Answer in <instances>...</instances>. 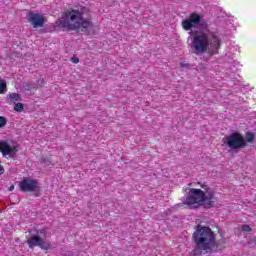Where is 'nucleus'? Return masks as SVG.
Wrapping results in <instances>:
<instances>
[{
    "label": "nucleus",
    "instance_id": "nucleus-1",
    "mask_svg": "<svg viewBox=\"0 0 256 256\" xmlns=\"http://www.w3.org/2000/svg\"><path fill=\"white\" fill-rule=\"evenodd\" d=\"M191 50L194 55H217L221 49V36L219 32L213 28H209L207 24L202 25L198 32L191 34Z\"/></svg>",
    "mask_w": 256,
    "mask_h": 256
},
{
    "label": "nucleus",
    "instance_id": "nucleus-2",
    "mask_svg": "<svg viewBox=\"0 0 256 256\" xmlns=\"http://www.w3.org/2000/svg\"><path fill=\"white\" fill-rule=\"evenodd\" d=\"M54 27L55 29H68L69 31H75V29L91 31L93 22L89 9L79 7L63 12L62 17L55 22Z\"/></svg>",
    "mask_w": 256,
    "mask_h": 256
},
{
    "label": "nucleus",
    "instance_id": "nucleus-3",
    "mask_svg": "<svg viewBox=\"0 0 256 256\" xmlns=\"http://www.w3.org/2000/svg\"><path fill=\"white\" fill-rule=\"evenodd\" d=\"M202 189L191 188L189 193L184 200V205H187L190 209H197L199 207H206L207 209L214 207L217 203V197H215V192L203 185Z\"/></svg>",
    "mask_w": 256,
    "mask_h": 256
},
{
    "label": "nucleus",
    "instance_id": "nucleus-4",
    "mask_svg": "<svg viewBox=\"0 0 256 256\" xmlns=\"http://www.w3.org/2000/svg\"><path fill=\"white\" fill-rule=\"evenodd\" d=\"M193 240L196 243L195 255L205 253H213L217 251V242L215 241V234L213 230L207 226L198 225L193 233Z\"/></svg>",
    "mask_w": 256,
    "mask_h": 256
},
{
    "label": "nucleus",
    "instance_id": "nucleus-5",
    "mask_svg": "<svg viewBox=\"0 0 256 256\" xmlns=\"http://www.w3.org/2000/svg\"><path fill=\"white\" fill-rule=\"evenodd\" d=\"M222 147H228L230 151H235L237 153L239 149L246 147L245 138L241 133L233 132L222 139Z\"/></svg>",
    "mask_w": 256,
    "mask_h": 256
},
{
    "label": "nucleus",
    "instance_id": "nucleus-6",
    "mask_svg": "<svg viewBox=\"0 0 256 256\" xmlns=\"http://www.w3.org/2000/svg\"><path fill=\"white\" fill-rule=\"evenodd\" d=\"M17 151V146L14 144L9 143L7 140H0V153L6 159H15Z\"/></svg>",
    "mask_w": 256,
    "mask_h": 256
},
{
    "label": "nucleus",
    "instance_id": "nucleus-7",
    "mask_svg": "<svg viewBox=\"0 0 256 256\" xmlns=\"http://www.w3.org/2000/svg\"><path fill=\"white\" fill-rule=\"evenodd\" d=\"M201 23V15L197 13H192L188 18L182 21V27L185 31H191L195 29Z\"/></svg>",
    "mask_w": 256,
    "mask_h": 256
},
{
    "label": "nucleus",
    "instance_id": "nucleus-8",
    "mask_svg": "<svg viewBox=\"0 0 256 256\" xmlns=\"http://www.w3.org/2000/svg\"><path fill=\"white\" fill-rule=\"evenodd\" d=\"M27 243L30 249H33V247H40L41 249H45V250L51 249V244L45 241V239L41 238V236H38V235L31 236L28 239Z\"/></svg>",
    "mask_w": 256,
    "mask_h": 256
},
{
    "label": "nucleus",
    "instance_id": "nucleus-9",
    "mask_svg": "<svg viewBox=\"0 0 256 256\" xmlns=\"http://www.w3.org/2000/svg\"><path fill=\"white\" fill-rule=\"evenodd\" d=\"M19 187L21 191H24V192L39 191V182L31 178H24L20 182Z\"/></svg>",
    "mask_w": 256,
    "mask_h": 256
},
{
    "label": "nucleus",
    "instance_id": "nucleus-10",
    "mask_svg": "<svg viewBox=\"0 0 256 256\" xmlns=\"http://www.w3.org/2000/svg\"><path fill=\"white\" fill-rule=\"evenodd\" d=\"M28 23L37 29V27H43L45 25V16L38 12H30L28 15Z\"/></svg>",
    "mask_w": 256,
    "mask_h": 256
},
{
    "label": "nucleus",
    "instance_id": "nucleus-11",
    "mask_svg": "<svg viewBox=\"0 0 256 256\" xmlns=\"http://www.w3.org/2000/svg\"><path fill=\"white\" fill-rule=\"evenodd\" d=\"M7 100L9 105H15L17 101H21V95H19L18 93H11L7 96Z\"/></svg>",
    "mask_w": 256,
    "mask_h": 256
},
{
    "label": "nucleus",
    "instance_id": "nucleus-12",
    "mask_svg": "<svg viewBox=\"0 0 256 256\" xmlns=\"http://www.w3.org/2000/svg\"><path fill=\"white\" fill-rule=\"evenodd\" d=\"M7 91V82L0 78V94L5 93Z\"/></svg>",
    "mask_w": 256,
    "mask_h": 256
},
{
    "label": "nucleus",
    "instance_id": "nucleus-13",
    "mask_svg": "<svg viewBox=\"0 0 256 256\" xmlns=\"http://www.w3.org/2000/svg\"><path fill=\"white\" fill-rule=\"evenodd\" d=\"M246 143H253L255 141V134L254 133H247L246 138L244 139Z\"/></svg>",
    "mask_w": 256,
    "mask_h": 256
},
{
    "label": "nucleus",
    "instance_id": "nucleus-14",
    "mask_svg": "<svg viewBox=\"0 0 256 256\" xmlns=\"http://www.w3.org/2000/svg\"><path fill=\"white\" fill-rule=\"evenodd\" d=\"M14 110L18 113H21L23 111V104L22 103H15Z\"/></svg>",
    "mask_w": 256,
    "mask_h": 256
},
{
    "label": "nucleus",
    "instance_id": "nucleus-15",
    "mask_svg": "<svg viewBox=\"0 0 256 256\" xmlns=\"http://www.w3.org/2000/svg\"><path fill=\"white\" fill-rule=\"evenodd\" d=\"M7 125V119L3 116H0V129H3Z\"/></svg>",
    "mask_w": 256,
    "mask_h": 256
},
{
    "label": "nucleus",
    "instance_id": "nucleus-16",
    "mask_svg": "<svg viewBox=\"0 0 256 256\" xmlns=\"http://www.w3.org/2000/svg\"><path fill=\"white\" fill-rule=\"evenodd\" d=\"M242 231H247V232H249V231H251V227H250L249 225H243V226H242Z\"/></svg>",
    "mask_w": 256,
    "mask_h": 256
},
{
    "label": "nucleus",
    "instance_id": "nucleus-17",
    "mask_svg": "<svg viewBox=\"0 0 256 256\" xmlns=\"http://www.w3.org/2000/svg\"><path fill=\"white\" fill-rule=\"evenodd\" d=\"M71 61L72 63H79V58L77 57L71 58Z\"/></svg>",
    "mask_w": 256,
    "mask_h": 256
},
{
    "label": "nucleus",
    "instance_id": "nucleus-18",
    "mask_svg": "<svg viewBox=\"0 0 256 256\" xmlns=\"http://www.w3.org/2000/svg\"><path fill=\"white\" fill-rule=\"evenodd\" d=\"M0 175H3V166H0Z\"/></svg>",
    "mask_w": 256,
    "mask_h": 256
},
{
    "label": "nucleus",
    "instance_id": "nucleus-19",
    "mask_svg": "<svg viewBox=\"0 0 256 256\" xmlns=\"http://www.w3.org/2000/svg\"><path fill=\"white\" fill-rule=\"evenodd\" d=\"M13 189H15V186L12 185L9 187V191H13Z\"/></svg>",
    "mask_w": 256,
    "mask_h": 256
},
{
    "label": "nucleus",
    "instance_id": "nucleus-20",
    "mask_svg": "<svg viewBox=\"0 0 256 256\" xmlns=\"http://www.w3.org/2000/svg\"><path fill=\"white\" fill-rule=\"evenodd\" d=\"M231 51H237V47L230 48Z\"/></svg>",
    "mask_w": 256,
    "mask_h": 256
},
{
    "label": "nucleus",
    "instance_id": "nucleus-21",
    "mask_svg": "<svg viewBox=\"0 0 256 256\" xmlns=\"http://www.w3.org/2000/svg\"><path fill=\"white\" fill-rule=\"evenodd\" d=\"M40 233H44L43 231H40Z\"/></svg>",
    "mask_w": 256,
    "mask_h": 256
}]
</instances>
